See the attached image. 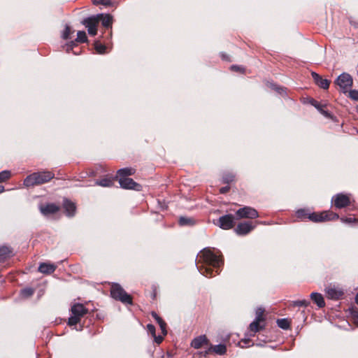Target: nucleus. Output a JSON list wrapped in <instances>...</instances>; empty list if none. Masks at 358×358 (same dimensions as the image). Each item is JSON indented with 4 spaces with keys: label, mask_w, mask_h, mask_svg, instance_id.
Wrapping results in <instances>:
<instances>
[{
    "label": "nucleus",
    "mask_w": 358,
    "mask_h": 358,
    "mask_svg": "<svg viewBox=\"0 0 358 358\" xmlns=\"http://www.w3.org/2000/svg\"><path fill=\"white\" fill-rule=\"evenodd\" d=\"M262 321L256 320H255L250 324V330L252 331L254 334L256 332H258L261 329L264 328V325L261 324Z\"/></svg>",
    "instance_id": "nucleus-24"
},
{
    "label": "nucleus",
    "mask_w": 358,
    "mask_h": 358,
    "mask_svg": "<svg viewBox=\"0 0 358 358\" xmlns=\"http://www.w3.org/2000/svg\"><path fill=\"white\" fill-rule=\"evenodd\" d=\"M357 319H358V313H357Z\"/></svg>",
    "instance_id": "nucleus-53"
},
{
    "label": "nucleus",
    "mask_w": 358,
    "mask_h": 358,
    "mask_svg": "<svg viewBox=\"0 0 358 358\" xmlns=\"http://www.w3.org/2000/svg\"><path fill=\"white\" fill-rule=\"evenodd\" d=\"M236 214L238 219H255L259 217L257 210L250 206H244L239 208L236 210Z\"/></svg>",
    "instance_id": "nucleus-5"
},
{
    "label": "nucleus",
    "mask_w": 358,
    "mask_h": 358,
    "mask_svg": "<svg viewBox=\"0 0 358 358\" xmlns=\"http://www.w3.org/2000/svg\"><path fill=\"white\" fill-rule=\"evenodd\" d=\"M224 264L222 256L217 255L210 248H206L198 254L196 257V267L201 274L210 278L213 276V269L216 268L218 273V268Z\"/></svg>",
    "instance_id": "nucleus-1"
},
{
    "label": "nucleus",
    "mask_w": 358,
    "mask_h": 358,
    "mask_svg": "<svg viewBox=\"0 0 358 358\" xmlns=\"http://www.w3.org/2000/svg\"><path fill=\"white\" fill-rule=\"evenodd\" d=\"M264 309L262 308H258L257 310H256V317H255V320H259V321H262V322H264Z\"/></svg>",
    "instance_id": "nucleus-34"
},
{
    "label": "nucleus",
    "mask_w": 358,
    "mask_h": 358,
    "mask_svg": "<svg viewBox=\"0 0 358 358\" xmlns=\"http://www.w3.org/2000/svg\"><path fill=\"white\" fill-rule=\"evenodd\" d=\"M103 17V14H98L96 15H92L84 19L82 22L83 24L85 26L86 28L88 27H97L99 22L101 21V18Z\"/></svg>",
    "instance_id": "nucleus-12"
},
{
    "label": "nucleus",
    "mask_w": 358,
    "mask_h": 358,
    "mask_svg": "<svg viewBox=\"0 0 358 358\" xmlns=\"http://www.w3.org/2000/svg\"><path fill=\"white\" fill-rule=\"evenodd\" d=\"M34 290L32 288L27 287V288L23 289L21 291V296L23 298H28V297L32 296L34 294Z\"/></svg>",
    "instance_id": "nucleus-32"
},
{
    "label": "nucleus",
    "mask_w": 358,
    "mask_h": 358,
    "mask_svg": "<svg viewBox=\"0 0 358 358\" xmlns=\"http://www.w3.org/2000/svg\"><path fill=\"white\" fill-rule=\"evenodd\" d=\"M268 85L271 88L278 92L280 94L283 95L285 94V88L278 86L273 83H268Z\"/></svg>",
    "instance_id": "nucleus-31"
},
{
    "label": "nucleus",
    "mask_w": 358,
    "mask_h": 358,
    "mask_svg": "<svg viewBox=\"0 0 358 358\" xmlns=\"http://www.w3.org/2000/svg\"><path fill=\"white\" fill-rule=\"evenodd\" d=\"M135 173V170L131 168H124L117 171V176L120 178H127L129 176H131Z\"/></svg>",
    "instance_id": "nucleus-22"
},
{
    "label": "nucleus",
    "mask_w": 358,
    "mask_h": 358,
    "mask_svg": "<svg viewBox=\"0 0 358 358\" xmlns=\"http://www.w3.org/2000/svg\"><path fill=\"white\" fill-rule=\"evenodd\" d=\"M10 171L5 170L0 172V182H5L10 178Z\"/></svg>",
    "instance_id": "nucleus-33"
},
{
    "label": "nucleus",
    "mask_w": 358,
    "mask_h": 358,
    "mask_svg": "<svg viewBox=\"0 0 358 358\" xmlns=\"http://www.w3.org/2000/svg\"><path fill=\"white\" fill-rule=\"evenodd\" d=\"M57 268V266L50 263H41L38 266V271L43 274H51Z\"/></svg>",
    "instance_id": "nucleus-18"
},
{
    "label": "nucleus",
    "mask_w": 358,
    "mask_h": 358,
    "mask_svg": "<svg viewBox=\"0 0 358 358\" xmlns=\"http://www.w3.org/2000/svg\"><path fill=\"white\" fill-rule=\"evenodd\" d=\"M229 190V186L222 187L220 189V192L221 194H225Z\"/></svg>",
    "instance_id": "nucleus-47"
},
{
    "label": "nucleus",
    "mask_w": 358,
    "mask_h": 358,
    "mask_svg": "<svg viewBox=\"0 0 358 358\" xmlns=\"http://www.w3.org/2000/svg\"><path fill=\"white\" fill-rule=\"evenodd\" d=\"M112 0H93V3L94 5H103V6H110L111 4Z\"/></svg>",
    "instance_id": "nucleus-37"
},
{
    "label": "nucleus",
    "mask_w": 358,
    "mask_h": 358,
    "mask_svg": "<svg viewBox=\"0 0 358 358\" xmlns=\"http://www.w3.org/2000/svg\"><path fill=\"white\" fill-rule=\"evenodd\" d=\"M315 107H316L318 110H320V112H321L323 115H324L325 116L328 117V116L329 115V113H328L327 111H325V110H322V109H320V107H319V106H315Z\"/></svg>",
    "instance_id": "nucleus-49"
},
{
    "label": "nucleus",
    "mask_w": 358,
    "mask_h": 358,
    "mask_svg": "<svg viewBox=\"0 0 358 358\" xmlns=\"http://www.w3.org/2000/svg\"><path fill=\"white\" fill-rule=\"evenodd\" d=\"M59 208L54 203H48L45 206H40V211L44 215H50L57 213Z\"/></svg>",
    "instance_id": "nucleus-13"
},
{
    "label": "nucleus",
    "mask_w": 358,
    "mask_h": 358,
    "mask_svg": "<svg viewBox=\"0 0 358 358\" xmlns=\"http://www.w3.org/2000/svg\"><path fill=\"white\" fill-rule=\"evenodd\" d=\"M157 323L159 324V325L160 327V329L162 330L163 335L164 336L166 335V334H167V331L166 329V324L165 323V322L163 320H162L159 321Z\"/></svg>",
    "instance_id": "nucleus-39"
},
{
    "label": "nucleus",
    "mask_w": 358,
    "mask_h": 358,
    "mask_svg": "<svg viewBox=\"0 0 358 358\" xmlns=\"http://www.w3.org/2000/svg\"><path fill=\"white\" fill-rule=\"evenodd\" d=\"M255 228L251 222H244L238 224L235 229L238 235H246Z\"/></svg>",
    "instance_id": "nucleus-10"
},
{
    "label": "nucleus",
    "mask_w": 358,
    "mask_h": 358,
    "mask_svg": "<svg viewBox=\"0 0 358 358\" xmlns=\"http://www.w3.org/2000/svg\"><path fill=\"white\" fill-rule=\"evenodd\" d=\"M88 33L91 36H95L97 33V27H88Z\"/></svg>",
    "instance_id": "nucleus-43"
},
{
    "label": "nucleus",
    "mask_w": 358,
    "mask_h": 358,
    "mask_svg": "<svg viewBox=\"0 0 358 358\" xmlns=\"http://www.w3.org/2000/svg\"><path fill=\"white\" fill-rule=\"evenodd\" d=\"M63 206L67 216L72 217L75 215L76 206L74 203L67 199H65L63 202Z\"/></svg>",
    "instance_id": "nucleus-17"
},
{
    "label": "nucleus",
    "mask_w": 358,
    "mask_h": 358,
    "mask_svg": "<svg viewBox=\"0 0 358 358\" xmlns=\"http://www.w3.org/2000/svg\"><path fill=\"white\" fill-rule=\"evenodd\" d=\"M308 214L310 212L307 209H299L296 212V217L301 220L308 219Z\"/></svg>",
    "instance_id": "nucleus-29"
},
{
    "label": "nucleus",
    "mask_w": 358,
    "mask_h": 358,
    "mask_svg": "<svg viewBox=\"0 0 358 358\" xmlns=\"http://www.w3.org/2000/svg\"><path fill=\"white\" fill-rule=\"evenodd\" d=\"M111 296L125 304H132L131 296L118 283H113L110 288Z\"/></svg>",
    "instance_id": "nucleus-3"
},
{
    "label": "nucleus",
    "mask_w": 358,
    "mask_h": 358,
    "mask_svg": "<svg viewBox=\"0 0 358 358\" xmlns=\"http://www.w3.org/2000/svg\"><path fill=\"white\" fill-rule=\"evenodd\" d=\"M4 191V187L2 185H0V193L3 192Z\"/></svg>",
    "instance_id": "nucleus-51"
},
{
    "label": "nucleus",
    "mask_w": 358,
    "mask_h": 358,
    "mask_svg": "<svg viewBox=\"0 0 358 358\" xmlns=\"http://www.w3.org/2000/svg\"><path fill=\"white\" fill-rule=\"evenodd\" d=\"M147 329L148 333L150 334L152 337H155V327L154 325L148 324L147 325Z\"/></svg>",
    "instance_id": "nucleus-40"
},
{
    "label": "nucleus",
    "mask_w": 358,
    "mask_h": 358,
    "mask_svg": "<svg viewBox=\"0 0 358 358\" xmlns=\"http://www.w3.org/2000/svg\"><path fill=\"white\" fill-rule=\"evenodd\" d=\"M231 69L234 71H242L243 68L241 66L232 65Z\"/></svg>",
    "instance_id": "nucleus-44"
},
{
    "label": "nucleus",
    "mask_w": 358,
    "mask_h": 358,
    "mask_svg": "<svg viewBox=\"0 0 358 358\" xmlns=\"http://www.w3.org/2000/svg\"><path fill=\"white\" fill-rule=\"evenodd\" d=\"M336 83L343 90H347L352 85V78L347 73H343L336 79Z\"/></svg>",
    "instance_id": "nucleus-7"
},
{
    "label": "nucleus",
    "mask_w": 358,
    "mask_h": 358,
    "mask_svg": "<svg viewBox=\"0 0 358 358\" xmlns=\"http://www.w3.org/2000/svg\"><path fill=\"white\" fill-rule=\"evenodd\" d=\"M278 326L282 329H288L290 327V322L287 318L278 319L277 320Z\"/></svg>",
    "instance_id": "nucleus-28"
},
{
    "label": "nucleus",
    "mask_w": 358,
    "mask_h": 358,
    "mask_svg": "<svg viewBox=\"0 0 358 358\" xmlns=\"http://www.w3.org/2000/svg\"><path fill=\"white\" fill-rule=\"evenodd\" d=\"M95 185L102 187H110L113 185V181L110 178H103L96 180Z\"/></svg>",
    "instance_id": "nucleus-26"
},
{
    "label": "nucleus",
    "mask_w": 358,
    "mask_h": 358,
    "mask_svg": "<svg viewBox=\"0 0 358 358\" xmlns=\"http://www.w3.org/2000/svg\"><path fill=\"white\" fill-rule=\"evenodd\" d=\"M326 294L329 299L337 300L339 299L344 294L342 289L338 287H329L326 289Z\"/></svg>",
    "instance_id": "nucleus-11"
},
{
    "label": "nucleus",
    "mask_w": 358,
    "mask_h": 358,
    "mask_svg": "<svg viewBox=\"0 0 358 358\" xmlns=\"http://www.w3.org/2000/svg\"><path fill=\"white\" fill-rule=\"evenodd\" d=\"M221 57H222V59L229 60V57L226 54H224V53H222L221 54Z\"/></svg>",
    "instance_id": "nucleus-50"
},
{
    "label": "nucleus",
    "mask_w": 358,
    "mask_h": 358,
    "mask_svg": "<svg viewBox=\"0 0 358 358\" xmlns=\"http://www.w3.org/2000/svg\"><path fill=\"white\" fill-rule=\"evenodd\" d=\"M350 96L352 99H354L355 101H358V90H351L350 92Z\"/></svg>",
    "instance_id": "nucleus-41"
},
{
    "label": "nucleus",
    "mask_w": 358,
    "mask_h": 358,
    "mask_svg": "<svg viewBox=\"0 0 358 358\" xmlns=\"http://www.w3.org/2000/svg\"><path fill=\"white\" fill-rule=\"evenodd\" d=\"M312 77L315 83L321 88L327 90L329 87L330 82L327 79H323L318 73L315 72L311 73Z\"/></svg>",
    "instance_id": "nucleus-15"
},
{
    "label": "nucleus",
    "mask_w": 358,
    "mask_h": 358,
    "mask_svg": "<svg viewBox=\"0 0 358 358\" xmlns=\"http://www.w3.org/2000/svg\"><path fill=\"white\" fill-rule=\"evenodd\" d=\"M213 350L215 354L222 355L226 352L227 348L225 345L219 344L213 347Z\"/></svg>",
    "instance_id": "nucleus-30"
},
{
    "label": "nucleus",
    "mask_w": 358,
    "mask_h": 358,
    "mask_svg": "<svg viewBox=\"0 0 358 358\" xmlns=\"http://www.w3.org/2000/svg\"><path fill=\"white\" fill-rule=\"evenodd\" d=\"M119 184L123 189H134L136 191L141 190V185L136 182L133 179L130 178H119Z\"/></svg>",
    "instance_id": "nucleus-6"
},
{
    "label": "nucleus",
    "mask_w": 358,
    "mask_h": 358,
    "mask_svg": "<svg viewBox=\"0 0 358 358\" xmlns=\"http://www.w3.org/2000/svg\"><path fill=\"white\" fill-rule=\"evenodd\" d=\"M332 201L336 208H343L350 204L349 197L343 194H337L332 198Z\"/></svg>",
    "instance_id": "nucleus-9"
},
{
    "label": "nucleus",
    "mask_w": 358,
    "mask_h": 358,
    "mask_svg": "<svg viewBox=\"0 0 358 358\" xmlns=\"http://www.w3.org/2000/svg\"><path fill=\"white\" fill-rule=\"evenodd\" d=\"M54 177L55 174L50 171L35 172L25 178L23 185L27 187L40 185L49 182Z\"/></svg>",
    "instance_id": "nucleus-2"
},
{
    "label": "nucleus",
    "mask_w": 358,
    "mask_h": 358,
    "mask_svg": "<svg viewBox=\"0 0 358 358\" xmlns=\"http://www.w3.org/2000/svg\"><path fill=\"white\" fill-rule=\"evenodd\" d=\"M72 315L78 316L81 319L85 314L87 313L88 310L81 303H76L71 307Z\"/></svg>",
    "instance_id": "nucleus-14"
},
{
    "label": "nucleus",
    "mask_w": 358,
    "mask_h": 358,
    "mask_svg": "<svg viewBox=\"0 0 358 358\" xmlns=\"http://www.w3.org/2000/svg\"><path fill=\"white\" fill-rule=\"evenodd\" d=\"M341 220L343 223H352L355 220V219H352L351 217H349V218L341 217Z\"/></svg>",
    "instance_id": "nucleus-45"
},
{
    "label": "nucleus",
    "mask_w": 358,
    "mask_h": 358,
    "mask_svg": "<svg viewBox=\"0 0 358 358\" xmlns=\"http://www.w3.org/2000/svg\"><path fill=\"white\" fill-rule=\"evenodd\" d=\"M154 338V340H155V342L157 343V344H159L162 342L163 341V336H156L155 335V337H153Z\"/></svg>",
    "instance_id": "nucleus-46"
},
{
    "label": "nucleus",
    "mask_w": 358,
    "mask_h": 358,
    "mask_svg": "<svg viewBox=\"0 0 358 358\" xmlns=\"http://www.w3.org/2000/svg\"><path fill=\"white\" fill-rule=\"evenodd\" d=\"M355 302L358 305V293L356 294V296H355Z\"/></svg>",
    "instance_id": "nucleus-52"
},
{
    "label": "nucleus",
    "mask_w": 358,
    "mask_h": 358,
    "mask_svg": "<svg viewBox=\"0 0 358 358\" xmlns=\"http://www.w3.org/2000/svg\"><path fill=\"white\" fill-rule=\"evenodd\" d=\"M80 321V318L78 316L72 315L69 318L68 324L69 326H73L79 323Z\"/></svg>",
    "instance_id": "nucleus-35"
},
{
    "label": "nucleus",
    "mask_w": 358,
    "mask_h": 358,
    "mask_svg": "<svg viewBox=\"0 0 358 358\" xmlns=\"http://www.w3.org/2000/svg\"><path fill=\"white\" fill-rule=\"evenodd\" d=\"M234 178V176L232 174H229V175L225 176L223 178V180H224V182L229 183L231 181H233Z\"/></svg>",
    "instance_id": "nucleus-42"
},
{
    "label": "nucleus",
    "mask_w": 358,
    "mask_h": 358,
    "mask_svg": "<svg viewBox=\"0 0 358 358\" xmlns=\"http://www.w3.org/2000/svg\"><path fill=\"white\" fill-rule=\"evenodd\" d=\"M102 25L106 28L110 27L113 23V17L110 15H103L101 18Z\"/></svg>",
    "instance_id": "nucleus-25"
},
{
    "label": "nucleus",
    "mask_w": 358,
    "mask_h": 358,
    "mask_svg": "<svg viewBox=\"0 0 358 358\" xmlns=\"http://www.w3.org/2000/svg\"><path fill=\"white\" fill-rule=\"evenodd\" d=\"M218 226L222 229H230L234 225V217L233 215L228 214L222 216L218 220Z\"/></svg>",
    "instance_id": "nucleus-8"
},
{
    "label": "nucleus",
    "mask_w": 358,
    "mask_h": 358,
    "mask_svg": "<svg viewBox=\"0 0 358 358\" xmlns=\"http://www.w3.org/2000/svg\"><path fill=\"white\" fill-rule=\"evenodd\" d=\"M71 34V27L69 25H66L65 29L62 34V38L64 40H66L69 38Z\"/></svg>",
    "instance_id": "nucleus-36"
},
{
    "label": "nucleus",
    "mask_w": 358,
    "mask_h": 358,
    "mask_svg": "<svg viewBox=\"0 0 358 358\" xmlns=\"http://www.w3.org/2000/svg\"><path fill=\"white\" fill-rule=\"evenodd\" d=\"M207 343V338L205 336H200L194 339L191 343L192 347L195 349H199L201 348L204 344Z\"/></svg>",
    "instance_id": "nucleus-20"
},
{
    "label": "nucleus",
    "mask_w": 358,
    "mask_h": 358,
    "mask_svg": "<svg viewBox=\"0 0 358 358\" xmlns=\"http://www.w3.org/2000/svg\"><path fill=\"white\" fill-rule=\"evenodd\" d=\"M87 41V37L85 31H79L77 33V38L75 41H71L69 44H67L66 50L72 49L75 45L76 43H85Z\"/></svg>",
    "instance_id": "nucleus-16"
},
{
    "label": "nucleus",
    "mask_w": 358,
    "mask_h": 358,
    "mask_svg": "<svg viewBox=\"0 0 358 358\" xmlns=\"http://www.w3.org/2000/svg\"><path fill=\"white\" fill-rule=\"evenodd\" d=\"M94 49L99 54H104L106 53V46L102 44L99 41H96L94 42Z\"/></svg>",
    "instance_id": "nucleus-27"
},
{
    "label": "nucleus",
    "mask_w": 358,
    "mask_h": 358,
    "mask_svg": "<svg viewBox=\"0 0 358 358\" xmlns=\"http://www.w3.org/2000/svg\"><path fill=\"white\" fill-rule=\"evenodd\" d=\"M310 302L307 300H299L294 301V305L296 306H308Z\"/></svg>",
    "instance_id": "nucleus-38"
},
{
    "label": "nucleus",
    "mask_w": 358,
    "mask_h": 358,
    "mask_svg": "<svg viewBox=\"0 0 358 358\" xmlns=\"http://www.w3.org/2000/svg\"><path fill=\"white\" fill-rule=\"evenodd\" d=\"M339 218L337 213L329 211H324L321 213H310L308 219L314 222H320L328 220H334Z\"/></svg>",
    "instance_id": "nucleus-4"
},
{
    "label": "nucleus",
    "mask_w": 358,
    "mask_h": 358,
    "mask_svg": "<svg viewBox=\"0 0 358 358\" xmlns=\"http://www.w3.org/2000/svg\"><path fill=\"white\" fill-rule=\"evenodd\" d=\"M178 222L180 226H192L195 224L194 220L189 217L182 216L179 218Z\"/></svg>",
    "instance_id": "nucleus-23"
},
{
    "label": "nucleus",
    "mask_w": 358,
    "mask_h": 358,
    "mask_svg": "<svg viewBox=\"0 0 358 358\" xmlns=\"http://www.w3.org/2000/svg\"><path fill=\"white\" fill-rule=\"evenodd\" d=\"M310 299L317 305L319 308H322L325 306V302L322 295L317 292H313L310 294Z\"/></svg>",
    "instance_id": "nucleus-21"
},
{
    "label": "nucleus",
    "mask_w": 358,
    "mask_h": 358,
    "mask_svg": "<svg viewBox=\"0 0 358 358\" xmlns=\"http://www.w3.org/2000/svg\"><path fill=\"white\" fill-rule=\"evenodd\" d=\"M13 254V249L7 245H2L0 247V262H4L6 259L10 257Z\"/></svg>",
    "instance_id": "nucleus-19"
},
{
    "label": "nucleus",
    "mask_w": 358,
    "mask_h": 358,
    "mask_svg": "<svg viewBox=\"0 0 358 358\" xmlns=\"http://www.w3.org/2000/svg\"><path fill=\"white\" fill-rule=\"evenodd\" d=\"M151 315L152 317L157 321V322L162 320L155 312H152Z\"/></svg>",
    "instance_id": "nucleus-48"
}]
</instances>
